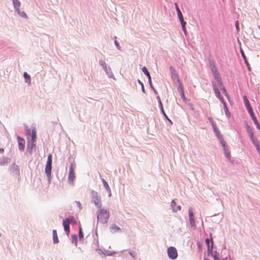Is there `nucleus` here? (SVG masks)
Wrapping results in <instances>:
<instances>
[{
    "label": "nucleus",
    "mask_w": 260,
    "mask_h": 260,
    "mask_svg": "<svg viewBox=\"0 0 260 260\" xmlns=\"http://www.w3.org/2000/svg\"><path fill=\"white\" fill-rule=\"evenodd\" d=\"M109 216V212L107 209L101 208L97 212L98 221L102 223H107Z\"/></svg>",
    "instance_id": "nucleus-1"
},
{
    "label": "nucleus",
    "mask_w": 260,
    "mask_h": 260,
    "mask_svg": "<svg viewBox=\"0 0 260 260\" xmlns=\"http://www.w3.org/2000/svg\"><path fill=\"white\" fill-rule=\"evenodd\" d=\"M52 168V155L49 154L48 155L47 161L45 168V173L48 177H50Z\"/></svg>",
    "instance_id": "nucleus-2"
},
{
    "label": "nucleus",
    "mask_w": 260,
    "mask_h": 260,
    "mask_svg": "<svg viewBox=\"0 0 260 260\" xmlns=\"http://www.w3.org/2000/svg\"><path fill=\"white\" fill-rule=\"evenodd\" d=\"M167 253L170 258L174 259L178 256L177 249L174 247H170L168 248Z\"/></svg>",
    "instance_id": "nucleus-3"
},
{
    "label": "nucleus",
    "mask_w": 260,
    "mask_h": 260,
    "mask_svg": "<svg viewBox=\"0 0 260 260\" xmlns=\"http://www.w3.org/2000/svg\"><path fill=\"white\" fill-rule=\"evenodd\" d=\"M92 201L94 203L95 205L98 208L102 207V204L100 198L99 197L96 192H92Z\"/></svg>",
    "instance_id": "nucleus-4"
},
{
    "label": "nucleus",
    "mask_w": 260,
    "mask_h": 260,
    "mask_svg": "<svg viewBox=\"0 0 260 260\" xmlns=\"http://www.w3.org/2000/svg\"><path fill=\"white\" fill-rule=\"evenodd\" d=\"M212 72L213 74L214 77L215 79L218 82V85L220 84L221 85V83H222L221 78L220 77V74H219L218 70L217 68H216L215 66H213L211 68Z\"/></svg>",
    "instance_id": "nucleus-5"
},
{
    "label": "nucleus",
    "mask_w": 260,
    "mask_h": 260,
    "mask_svg": "<svg viewBox=\"0 0 260 260\" xmlns=\"http://www.w3.org/2000/svg\"><path fill=\"white\" fill-rule=\"evenodd\" d=\"M75 179V175L74 172V169L73 165H71L70 167L69 174L68 176V181L70 184H74V181Z\"/></svg>",
    "instance_id": "nucleus-6"
},
{
    "label": "nucleus",
    "mask_w": 260,
    "mask_h": 260,
    "mask_svg": "<svg viewBox=\"0 0 260 260\" xmlns=\"http://www.w3.org/2000/svg\"><path fill=\"white\" fill-rule=\"evenodd\" d=\"M188 213H189V221L190 224L191 226H195V221L194 219V216L193 213L192 211V209L191 208H190L188 210Z\"/></svg>",
    "instance_id": "nucleus-7"
},
{
    "label": "nucleus",
    "mask_w": 260,
    "mask_h": 260,
    "mask_svg": "<svg viewBox=\"0 0 260 260\" xmlns=\"http://www.w3.org/2000/svg\"><path fill=\"white\" fill-rule=\"evenodd\" d=\"M213 89L215 93V94L216 96L219 100V101L221 103H224V99L221 96V94L220 93V91L218 88L216 87L215 85L213 84Z\"/></svg>",
    "instance_id": "nucleus-8"
},
{
    "label": "nucleus",
    "mask_w": 260,
    "mask_h": 260,
    "mask_svg": "<svg viewBox=\"0 0 260 260\" xmlns=\"http://www.w3.org/2000/svg\"><path fill=\"white\" fill-rule=\"evenodd\" d=\"M213 89L215 93V94L216 96L219 100V101L221 103H224V99L221 96V94L220 93V91L218 88L216 87L215 85L213 84Z\"/></svg>",
    "instance_id": "nucleus-9"
},
{
    "label": "nucleus",
    "mask_w": 260,
    "mask_h": 260,
    "mask_svg": "<svg viewBox=\"0 0 260 260\" xmlns=\"http://www.w3.org/2000/svg\"><path fill=\"white\" fill-rule=\"evenodd\" d=\"M18 148L21 150L23 151L25 147V140L24 139L21 138V137L18 136Z\"/></svg>",
    "instance_id": "nucleus-10"
},
{
    "label": "nucleus",
    "mask_w": 260,
    "mask_h": 260,
    "mask_svg": "<svg viewBox=\"0 0 260 260\" xmlns=\"http://www.w3.org/2000/svg\"><path fill=\"white\" fill-rule=\"evenodd\" d=\"M110 230L111 233H120L121 232V229L115 224H112L110 226Z\"/></svg>",
    "instance_id": "nucleus-11"
},
{
    "label": "nucleus",
    "mask_w": 260,
    "mask_h": 260,
    "mask_svg": "<svg viewBox=\"0 0 260 260\" xmlns=\"http://www.w3.org/2000/svg\"><path fill=\"white\" fill-rule=\"evenodd\" d=\"M171 206L173 208V210L174 212H177L178 211H180L181 210L180 206H177L176 203H175L174 200H173L171 202Z\"/></svg>",
    "instance_id": "nucleus-12"
},
{
    "label": "nucleus",
    "mask_w": 260,
    "mask_h": 260,
    "mask_svg": "<svg viewBox=\"0 0 260 260\" xmlns=\"http://www.w3.org/2000/svg\"><path fill=\"white\" fill-rule=\"evenodd\" d=\"M219 86V87L220 88V89L221 90V91H222L223 93L224 94V95L226 97V98L229 100L230 99V95L228 93L225 87H224L223 85V83H221V85L219 84L218 85Z\"/></svg>",
    "instance_id": "nucleus-13"
},
{
    "label": "nucleus",
    "mask_w": 260,
    "mask_h": 260,
    "mask_svg": "<svg viewBox=\"0 0 260 260\" xmlns=\"http://www.w3.org/2000/svg\"><path fill=\"white\" fill-rule=\"evenodd\" d=\"M63 221L67 222V223H69V224L70 223H72L73 224H75L76 223L75 219L73 216H71L69 217L68 218H66Z\"/></svg>",
    "instance_id": "nucleus-14"
},
{
    "label": "nucleus",
    "mask_w": 260,
    "mask_h": 260,
    "mask_svg": "<svg viewBox=\"0 0 260 260\" xmlns=\"http://www.w3.org/2000/svg\"><path fill=\"white\" fill-rule=\"evenodd\" d=\"M102 181L103 183L104 187L109 192V196L110 197L111 196V191L108 183L104 179H102Z\"/></svg>",
    "instance_id": "nucleus-15"
},
{
    "label": "nucleus",
    "mask_w": 260,
    "mask_h": 260,
    "mask_svg": "<svg viewBox=\"0 0 260 260\" xmlns=\"http://www.w3.org/2000/svg\"><path fill=\"white\" fill-rule=\"evenodd\" d=\"M142 71L146 75V77H148L149 84H151V76L149 72L145 67L142 68Z\"/></svg>",
    "instance_id": "nucleus-16"
},
{
    "label": "nucleus",
    "mask_w": 260,
    "mask_h": 260,
    "mask_svg": "<svg viewBox=\"0 0 260 260\" xmlns=\"http://www.w3.org/2000/svg\"><path fill=\"white\" fill-rule=\"evenodd\" d=\"M69 224L67 223V222H66L64 221H63V225L64 227V230L66 233H67V235H69L70 233V226Z\"/></svg>",
    "instance_id": "nucleus-17"
},
{
    "label": "nucleus",
    "mask_w": 260,
    "mask_h": 260,
    "mask_svg": "<svg viewBox=\"0 0 260 260\" xmlns=\"http://www.w3.org/2000/svg\"><path fill=\"white\" fill-rule=\"evenodd\" d=\"M170 71H171V72L172 74V77H173L175 79H178V75L175 69L172 67H170Z\"/></svg>",
    "instance_id": "nucleus-18"
},
{
    "label": "nucleus",
    "mask_w": 260,
    "mask_h": 260,
    "mask_svg": "<svg viewBox=\"0 0 260 260\" xmlns=\"http://www.w3.org/2000/svg\"><path fill=\"white\" fill-rule=\"evenodd\" d=\"M53 239L54 243H58L59 240L57 237V231L55 230H53Z\"/></svg>",
    "instance_id": "nucleus-19"
},
{
    "label": "nucleus",
    "mask_w": 260,
    "mask_h": 260,
    "mask_svg": "<svg viewBox=\"0 0 260 260\" xmlns=\"http://www.w3.org/2000/svg\"><path fill=\"white\" fill-rule=\"evenodd\" d=\"M13 3L16 11H18L19 10V7L20 5V2L18 0H13Z\"/></svg>",
    "instance_id": "nucleus-20"
},
{
    "label": "nucleus",
    "mask_w": 260,
    "mask_h": 260,
    "mask_svg": "<svg viewBox=\"0 0 260 260\" xmlns=\"http://www.w3.org/2000/svg\"><path fill=\"white\" fill-rule=\"evenodd\" d=\"M243 99H244V102L245 106L246 107L247 110L249 108H252L251 106H250L249 101L248 100V99L246 96H244L243 97Z\"/></svg>",
    "instance_id": "nucleus-21"
},
{
    "label": "nucleus",
    "mask_w": 260,
    "mask_h": 260,
    "mask_svg": "<svg viewBox=\"0 0 260 260\" xmlns=\"http://www.w3.org/2000/svg\"><path fill=\"white\" fill-rule=\"evenodd\" d=\"M251 117L252 119L253 120L254 123L256 125L257 128L258 129H260V125H259V123H258L256 118L255 117L254 114L251 116Z\"/></svg>",
    "instance_id": "nucleus-22"
},
{
    "label": "nucleus",
    "mask_w": 260,
    "mask_h": 260,
    "mask_svg": "<svg viewBox=\"0 0 260 260\" xmlns=\"http://www.w3.org/2000/svg\"><path fill=\"white\" fill-rule=\"evenodd\" d=\"M23 76L25 79L26 80V82H27L29 84H30L31 81V78L30 76L26 72L24 73Z\"/></svg>",
    "instance_id": "nucleus-23"
},
{
    "label": "nucleus",
    "mask_w": 260,
    "mask_h": 260,
    "mask_svg": "<svg viewBox=\"0 0 260 260\" xmlns=\"http://www.w3.org/2000/svg\"><path fill=\"white\" fill-rule=\"evenodd\" d=\"M222 103L223 104V106H224V110L225 111V115H226V116L228 117H230V113L229 111L228 110V107H227L225 102L224 101V103Z\"/></svg>",
    "instance_id": "nucleus-24"
},
{
    "label": "nucleus",
    "mask_w": 260,
    "mask_h": 260,
    "mask_svg": "<svg viewBox=\"0 0 260 260\" xmlns=\"http://www.w3.org/2000/svg\"><path fill=\"white\" fill-rule=\"evenodd\" d=\"M222 146L223 147V148H224V152H225V154L226 155V156L229 158H230L231 157V154L230 153V152H229L226 149V147H225V143L224 142H223L222 143Z\"/></svg>",
    "instance_id": "nucleus-25"
},
{
    "label": "nucleus",
    "mask_w": 260,
    "mask_h": 260,
    "mask_svg": "<svg viewBox=\"0 0 260 260\" xmlns=\"http://www.w3.org/2000/svg\"><path fill=\"white\" fill-rule=\"evenodd\" d=\"M9 159L6 157L0 158V166L5 165L8 162Z\"/></svg>",
    "instance_id": "nucleus-26"
},
{
    "label": "nucleus",
    "mask_w": 260,
    "mask_h": 260,
    "mask_svg": "<svg viewBox=\"0 0 260 260\" xmlns=\"http://www.w3.org/2000/svg\"><path fill=\"white\" fill-rule=\"evenodd\" d=\"M37 138V134L36 131L35 129H32V134H31V140L32 142H34L35 141V140Z\"/></svg>",
    "instance_id": "nucleus-27"
},
{
    "label": "nucleus",
    "mask_w": 260,
    "mask_h": 260,
    "mask_svg": "<svg viewBox=\"0 0 260 260\" xmlns=\"http://www.w3.org/2000/svg\"><path fill=\"white\" fill-rule=\"evenodd\" d=\"M175 6H176V9L178 17L182 16V13H181L180 10L179 9V7H178V5L176 3H175Z\"/></svg>",
    "instance_id": "nucleus-28"
},
{
    "label": "nucleus",
    "mask_w": 260,
    "mask_h": 260,
    "mask_svg": "<svg viewBox=\"0 0 260 260\" xmlns=\"http://www.w3.org/2000/svg\"><path fill=\"white\" fill-rule=\"evenodd\" d=\"M212 126H213V130H214V132L216 134H218L219 133V131L218 130V129L217 128L216 125L214 123H212Z\"/></svg>",
    "instance_id": "nucleus-29"
},
{
    "label": "nucleus",
    "mask_w": 260,
    "mask_h": 260,
    "mask_svg": "<svg viewBox=\"0 0 260 260\" xmlns=\"http://www.w3.org/2000/svg\"><path fill=\"white\" fill-rule=\"evenodd\" d=\"M251 140L253 143V144L254 145V146H255L256 144H258V142L257 140H255L253 138V136H252V134H251Z\"/></svg>",
    "instance_id": "nucleus-30"
},
{
    "label": "nucleus",
    "mask_w": 260,
    "mask_h": 260,
    "mask_svg": "<svg viewBox=\"0 0 260 260\" xmlns=\"http://www.w3.org/2000/svg\"><path fill=\"white\" fill-rule=\"evenodd\" d=\"M178 89L180 93H181L182 92H184L183 87L181 84H179Z\"/></svg>",
    "instance_id": "nucleus-31"
},
{
    "label": "nucleus",
    "mask_w": 260,
    "mask_h": 260,
    "mask_svg": "<svg viewBox=\"0 0 260 260\" xmlns=\"http://www.w3.org/2000/svg\"><path fill=\"white\" fill-rule=\"evenodd\" d=\"M156 99H157V100L158 101V102L159 105L160 106V108H162V104L161 103V101L160 97L159 96H157L156 97Z\"/></svg>",
    "instance_id": "nucleus-32"
},
{
    "label": "nucleus",
    "mask_w": 260,
    "mask_h": 260,
    "mask_svg": "<svg viewBox=\"0 0 260 260\" xmlns=\"http://www.w3.org/2000/svg\"><path fill=\"white\" fill-rule=\"evenodd\" d=\"M17 12L21 16H22L23 17H27V15L25 12H19V10Z\"/></svg>",
    "instance_id": "nucleus-33"
},
{
    "label": "nucleus",
    "mask_w": 260,
    "mask_h": 260,
    "mask_svg": "<svg viewBox=\"0 0 260 260\" xmlns=\"http://www.w3.org/2000/svg\"><path fill=\"white\" fill-rule=\"evenodd\" d=\"M83 238V233L82 232V229L80 227L79 228V238L81 239H82Z\"/></svg>",
    "instance_id": "nucleus-34"
},
{
    "label": "nucleus",
    "mask_w": 260,
    "mask_h": 260,
    "mask_svg": "<svg viewBox=\"0 0 260 260\" xmlns=\"http://www.w3.org/2000/svg\"><path fill=\"white\" fill-rule=\"evenodd\" d=\"M247 111L250 116L254 114L252 108L247 109Z\"/></svg>",
    "instance_id": "nucleus-35"
},
{
    "label": "nucleus",
    "mask_w": 260,
    "mask_h": 260,
    "mask_svg": "<svg viewBox=\"0 0 260 260\" xmlns=\"http://www.w3.org/2000/svg\"><path fill=\"white\" fill-rule=\"evenodd\" d=\"M160 109H161V112L162 113L163 115L165 116V117L167 119H169L167 115L166 114L165 111H164V108H163V107L162 106V108H160Z\"/></svg>",
    "instance_id": "nucleus-36"
},
{
    "label": "nucleus",
    "mask_w": 260,
    "mask_h": 260,
    "mask_svg": "<svg viewBox=\"0 0 260 260\" xmlns=\"http://www.w3.org/2000/svg\"><path fill=\"white\" fill-rule=\"evenodd\" d=\"M180 94H181V98L183 99V100L184 101H185L186 98H185V96L184 92H182L181 93H180Z\"/></svg>",
    "instance_id": "nucleus-37"
},
{
    "label": "nucleus",
    "mask_w": 260,
    "mask_h": 260,
    "mask_svg": "<svg viewBox=\"0 0 260 260\" xmlns=\"http://www.w3.org/2000/svg\"><path fill=\"white\" fill-rule=\"evenodd\" d=\"M178 18H179V20H180L181 23L184 22V19H183V15L181 16L180 17H178Z\"/></svg>",
    "instance_id": "nucleus-38"
},
{
    "label": "nucleus",
    "mask_w": 260,
    "mask_h": 260,
    "mask_svg": "<svg viewBox=\"0 0 260 260\" xmlns=\"http://www.w3.org/2000/svg\"><path fill=\"white\" fill-rule=\"evenodd\" d=\"M178 18H179V20H180L181 23L184 22V19H183V15L181 16L180 17H178Z\"/></svg>",
    "instance_id": "nucleus-39"
},
{
    "label": "nucleus",
    "mask_w": 260,
    "mask_h": 260,
    "mask_svg": "<svg viewBox=\"0 0 260 260\" xmlns=\"http://www.w3.org/2000/svg\"><path fill=\"white\" fill-rule=\"evenodd\" d=\"M236 27L237 28V30L238 31L239 30V22L237 21L236 22Z\"/></svg>",
    "instance_id": "nucleus-40"
},
{
    "label": "nucleus",
    "mask_w": 260,
    "mask_h": 260,
    "mask_svg": "<svg viewBox=\"0 0 260 260\" xmlns=\"http://www.w3.org/2000/svg\"><path fill=\"white\" fill-rule=\"evenodd\" d=\"M255 147H256L257 150L258 152H259L260 151V146L259 145V144H256L255 146Z\"/></svg>",
    "instance_id": "nucleus-41"
},
{
    "label": "nucleus",
    "mask_w": 260,
    "mask_h": 260,
    "mask_svg": "<svg viewBox=\"0 0 260 260\" xmlns=\"http://www.w3.org/2000/svg\"><path fill=\"white\" fill-rule=\"evenodd\" d=\"M114 43H115V44L116 46V47L119 49V45L118 43L117 42V41H115Z\"/></svg>",
    "instance_id": "nucleus-42"
},
{
    "label": "nucleus",
    "mask_w": 260,
    "mask_h": 260,
    "mask_svg": "<svg viewBox=\"0 0 260 260\" xmlns=\"http://www.w3.org/2000/svg\"><path fill=\"white\" fill-rule=\"evenodd\" d=\"M182 29H183V30L185 34H186V27H185V26H182Z\"/></svg>",
    "instance_id": "nucleus-43"
},
{
    "label": "nucleus",
    "mask_w": 260,
    "mask_h": 260,
    "mask_svg": "<svg viewBox=\"0 0 260 260\" xmlns=\"http://www.w3.org/2000/svg\"><path fill=\"white\" fill-rule=\"evenodd\" d=\"M206 243L207 244L208 246L209 247V239H206Z\"/></svg>",
    "instance_id": "nucleus-44"
},
{
    "label": "nucleus",
    "mask_w": 260,
    "mask_h": 260,
    "mask_svg": "<svg viewBox=\"0 0 260 260\" xmlns=\"http://www.w3.org/2000/svg\"><path fill=\"white\" fill-rule=\"evenodd\" d=\"M213 257H214V260H220V258L217 257V256L216 255H214Z\"/></svg>",
    "instance_id": "nucleus-45"
},
{
    "label": "nucleus",
    "mask_w": 260,
    "mask_h": 260,
    "mask_svg": "<svg viewBox=\"0 0 260 260\" xmlns=\"http://www.w3.org/2000/svg\"><path fill=\"white\" fill-rule=\"evenodd\" d=\"M76 204H77V205L79 206V208L81 207V203L77 201L76 202Z\"/></svg>",
    "instance_id": "nucleus-46"
},
{
    "label": "nucleus",
    "mask_w": 260,
    "mask_h": 260,
    "mask_svg": "<svg viewBox=\"0 0 260 260\" xmlns=\"http://www.w3.org/2000/svg\"><path fill=\"white\" fill-rule=\"evenodd\" d=\"M181 23L182 27L183 26H185V25H186V22H185V21H184V22H182V23Z\"/></svg>",
    "instance_id": "nucleus-47"
},
{
    "label": "nucleus",
    "mask_w": 260,
    "mask_h": 260,
    "mask_svg": "<svg viewBox=\"0 0 260 260\" xmlns=\"http://www.w3.org/2000/svg\"><path fill=\"white\" fill-rule=\"evenodd\" d=\"M4 149L3 148H1V149H0V152H1V153H4Z\"/></svg>",
    "instance_id": "nucleus-48"
},
{
    "label": "nucleus",
    "mask_w": 260,
    "mask_h": 260,
    "mask_svg": "<svg viewBox=\"0 0 260 260\" xmlns=\"http://www.w3.org/2000/svg\"><path fill=\"white\" fill-rule=\"evenodd\" d=\"M242 56H243V58L245 59L246 57H245L244 53L242 51Z\"/></svg>",
    "instance_id": "nucleus-49"
},
{
    "label": "nucleus",
    "mask_w": 260,
    "mask_h": 260,
    "mask_svg": "<svg viewBox=\"0 0 260 260\" xmlns=\"http://www.w3.org/2000/svg\"><path fill=\"white\" fill-rule=\"evenodd\" d=\"M142 89L143 91H144V86H143V84H142Z\"/></svg>",
    "instance_id": "nucleus-50"
},
{
    "label": "nucleus",
    "mask_w": 260,
    "mask_h": 260,
    "mask_svg": "<svg viewBox=\"0 0 260 260\" xmlns=\"http://www.w3.org/2000/svg\"><path fill=\"white\" fill-rule=\"evenodd\" d=\"M198 245L199 248L200 249L201 248V244L199 242L198 243Z\"/></svg>",
    "instance_id": "nucleus-51"
},
{
    "label": "nucleus",
    "mask_w": 260,
    "mask_h": 260,
    "mask_svg": "<svg viewBox=\"0 0 260 260\" xmlns=\"http://www.w3.org/2000/svg\"><path fill=\"white\" fill-rule=\"evenodd\" d=\"M150 86H151V87L152 89H153L154 90V88H153V86H152V83H151V84H150Z\"/></svg>",
    "instance_id": "nucleus-52"
},
{
    "label": "nucleus",
    "mask_w": 260,
    "mask_h": 260,
    "mask_svg": "<svg viewBox=\"0 0 260 260\" xmlns=\"http://www.w3.org/2000/svg\"><path fill=\"white\" fill-rule=\"evenodd\" d=\"M138 82L139 83V84H140L141 85H142V84H143L141 81L140 80H138Z\"/></svg>",
    "instance_id": "nucleus-53"
},
{
    "label": "nucleus",
    "mask_w": 260,
    "mask_h": 260,
    "mask_svg": "<svg viewBox=\"0 0 260 260\" xmlns=\"http://www.w3.org/2000/svg\"><path fill=\"white\" fill-rule=\"evenodd\" d=\"M129 254L131 255L133 257H134V255L133 254L132 252H129Z\"/></svg>",
    "instance_id": "nucleus-54"
},
{
    "label": "nucleus",
    "mask_w": 260,
    "mask_h": 260,
    "mask_svg": "<svg viewBox=\"0 0 260 260\" xmlns=\"http://www.w3.org/2000/svg\"><path fill=\"white\" fill-rule=\"evenodd\" d=\"M204 260H209V259H207V258H204Z\"/></svg>",
    "instance_id": "nucleus-55"
}]
</instances>
